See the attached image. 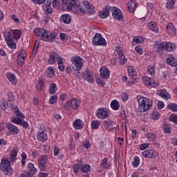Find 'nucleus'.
<instances>
[{"mask_svg":"<svg viewBox=\"0 0 177 177\" xmlns=\"http://www.w3.org/2000/svg\"><path fill=\"white\" fill-rule=\"evenodd\" d=\"M82 4H81V3L79 1L69 10H71V12H73V13H74V15H76L77 16H84V15H85L86 12L88 13V15H95L96 13L95 7H93V5L89 3V1H84L82 2Z\"/></svg>","mask_w":177,"mask_h":177,"instance_id":"1","label":"nucleus"},{"mask_svg":"<svg viewBox=\"0 0 177 177\" xmlns=\"http://www.w3.org/2000/svg\"><path fill=\"white\" fill-rule=\"evenodd\" d=\"M3 37L8 48L10 49H16L17 48L16 42L21 38V31L18 29H10L4 32Z\"/></svg>","mask_w":177,"mask_h":177,"instance_id":"2","label":"nucleus"},{"mask_svg":"<svg viewBox=\"0 0 177 177\" xmlns=\"http://www.w3.org/2000/svg\"><path fill=\"white\" fill-rule=\"evenodd\" d=\"M136 99L138 102V110L140 113H146L153 107L151 100L142 95H138Z\"/></svg>","mask_w":177,"mask_h":177,"instance_id":"3","label":"nucleus"},{"mask_svg":"<svg viewBox=\"0 0 177 177\" xmlns=\"http://www.w3.org/2000/svg\"><path fill=\"white\" fill-rule=\"evenodd\" d=\"M71 62L75 68V73L77 71V77L80 78V77H81L80 71L84 67V61H82V58L80 56H73L71 58Z\"/></svg>","mask_w":177,"mask_h":177,"instance_id":"4","label":"nucleus"},{"mask_svg":"<svg viewBox=\"0 0 177 177\" xmlns=\"http://www.w3.org/2000/svg\"><path fill=\"white\" fill-rule=\"evenodd\" d=\"M0 169L4 175L10 176L13 173V169H12V166L10 165V160L6 158H2L0 163Z\"/></svg>","mask_w":177,"mask_h":177,"instance_id":"5","label":"nucleus"},{"mask_svg":"<svg viewBox=\"0 0 177 177\" xmlns=\"http://www.w3.org/2000/svg\"><path fill=\"white\" fill-rule=\"evenodd\" d=\"M127 71L130 79L127 81V85L131 86V85L138 84V72H136V68L133 66H130L127 68Z\"/></svg>","mask_w":177,"mask_h":177,"instance_id":"6","label":"nucleus"},{"mask_svg":"<svg viewBox=\"0 0 177 177\" xmlns=\"http://www.w3.org/2000/svg\"><path fill=\"white\" fill-rule=\"evenodd\" d=\"M80 169H81L84 174H88V172H91V165L84 164L82 161L78 160L76 164L73 165V170L75 175H78V171H80Z\"/></svg>","mask_w":177,"mask_h":177,"instance_id":"7","label":"nucleus"},{"mask_svg":"<svg viewBox=\"0 0 177 177\" xmlns=\"http://www.w3.org/2000/svg\"><path fill=\"white\" fill-rule=\"evenodd\" d=\"M45 126L40 125L37 129V140L41 143H45L48 140V133Z\"/></svg>","mask_w":177,"mask_h":177,"instance_id":"8","label":"nucleus"},{"mask_svg":"<svg viewBox=\"0 0 177 177\" xmlns=\"http://www.w3.org/2000/svg\"><path fill=\"white\" fill-rule=\"evenodd\" d=\"M12 110H13L14 115L13 117L10 118V121L12 123H15L16 121V119L19 120H24L26 118V116L21 111H20V109H19V107L17 106L12 105L11 106Z\"/></svg>","mask_w":177,"mask_h":177,"instance_id":"9","label":"nucleus"},{"mask_svg":"<svg viewBox=\"0 0 177 177\" xmlns=\"http://www.w3.org/2000/svg\"><path fill=\"white\" fill-rule=\"evenodd\" d=\"M78 107H80V101L75 98L68 100L64 106V109L66 111H68L70 108L73 110H78Z\"/></svg>","mask_w":177,"mask_h":177,"instance_id":"10","label":"nucleus"},{"mask_svg":"<svg viewBox=\"0 0 177 177\" xmlns=\"http://www.w3.org/2000/svg\"><path fill=\"white\" fill-rule=\"evenodd\" d=\"M92 42L95 46H107V41H106V39L102 37L100 33H95L92 39Z\"/></svg>","mask_w":177,"mask_h":177,"instance_id":"11","label":"nucleus"},{"mask_svg":"<svg viewBox=\"0 0 177 177\" xmlns=\"http://www.w3.org/2000/svg\"><path fill=\"white\" fill-rule=\"evenodd\" d=\"M96 117L98 120H106L110 117V110L106 107L99 108L96 111Z\"/></svg>","mask_w":177,"mask_h":177,"instance_id":"12","label":"nucleus"},{"mask_svg":"<svg viewBox=\"0 0 177 177\" xmlns=\"http://www.w3.org/2000/svg\"><path fill=\"white\" fill-rule=\"evenodd\" d=\"M57 37V32L46 30V32L43 35L42 41H44L45 42H53Z\"/></svg>","mask_w":177,"mask_h":177,"instance_id":"13","label":"nucleus"},{"mask_svg":"<svg viewBox=\"0 0 177 177\" xmlns=\"http://www.w3.org/2000/svg\"><path fill=\"white\" fill-rule=\"evenodd\" d=\"M82 77L84 81H86L88 84H93L95 82V75L89 70L84 71L82 74Z\"/></svg>","mask_w":177,"mask_h":177,"instance_id":"14","label":"nucleus"},{"mask_svg":"<svg viewBox=\"0 0 177 177\" xmlns=\"http://www.w3.org/2000/svg\"><path fill=\"white\" fill-rule=\"evenodd\" d=\"M46 162H48L47 155H42L37 160V165L41 171L46 170Z\"/></svg>","mask_w":177,"mask_h":177,"instance_id":"15","label":"nucleus"},{"mask_svg":"<svg viewBox=\"0 0 177 177\" xmlns=\"http://www.w3.org/2000/svg\"><path fill=\"white\" fill-rule=\"evenodd\" d=\"M26 57H27V51L24 49L20 50L17 57V64L19 67H23L26 63Z\"/></svg>","mask_w":177,"mask_h":177,"instance_id":"16","label":"nucleus"},{"mask_svg":"<svg viewBox=\"0 0 177 177\" xmlns=\"http://www.w3.org/2000/svg\"><path fill=\"white\" fill-rule=\"evenodd\" d=\"M142 82L147 85V86H151V88H156L158 86V82H156L154 79L145 76L142 78Z\"/></svg>","mask_w":177,"mask_h":177,"instance_id":"17","label":"nucleus"},{"mask_svg":"<svg viewBox=\"0 0 177 177\" xmlns=\"http://www.w3.org/2000/svg\"><path fill=\"white\" fill-rule=\"evenodd\" d=\"M142 154L145 158H156L158 156V152L153 149H147L142 151Z\"/></svg>","mask_w":177,"mask_h":177,"instance_id":"18","label":"nucleus"},{"mask_svg":"<svg viewBox=\"0 0 177 177\" xmlns=\"http://www.w3.org/2000/svg\"><path fill=\"white\" fill-rule=\"evenodd\" d=\"M6 128L11 135H18V133H20V129H19V127L10 123H7L6 124Z\"/></svg>","mask_w":177,"mask_h":177,"instance_id":"19","label":"nucleus"},{"mask_svg":"<svg viewBox=\"0 0 177 177\" xmlns=\"http://www.w3.org/2000/svg\"><path fill=\"white\" fill-rule=\"evenodd\" d=\"M56 57H57V53L53 50H51L48 53V58H46L47 62L50 66H53L56 63Z\"/></svg>","mask_w":177,"mask_h":177,"instance_id":"20","label":"nucleus"},{"mask_svg":"<svg viewBox=\"0 0 177 177\" xmlns=\"http://www.w3.org/2000/svg\"><path fill=\"white\" fill-rule=\"evenodd\" d=\"M100 74L101 78L104 80H109V78H110V70L106 66H102L100 68Z\"/></svg>","mask_w":177,"mask_h":177,"instance_id":"21","label":"nucleus"},{"mask_svg":"<svg viewBox=\"0 0 177 177\" xmlns=\"http://www.w3.org/2000/svg\"><path fill=\"white\" fill-rule=\"evenodd\" d=\"M112 16L116 20H122V12L117 7H112Z\"/></svg>","mask_w":177,"mask_h":177,"instance_id":"22","label":"nucleus"},{"mask_svg":"<svg viewBox=\"0 0 177 177\" xmlns=\"http://www.w3.org/2000/svg\"><path fill=\"white\" fill-rule=\"evenodd\" d=\"M19 153V148L15 147L10 153V162L15 163L17 161V154Z\"/></svg>","mask_w":177,"mask_h":177,"instance_id":"23","label":"nucleus"},{"mask_svg":"<svg viewBox=\"0 0 177 177\" xmlns=\"http://www.w3.org/2000/svg\"><path fill=\"white\" fill-rule=\"evenodd\" d=\"M166 30L169 35H171V37H175L176 35V29L172 23L167 24Z\"/></svg>","mask_w":177,"mask_h":177,"instance_id":"24","label":"nucleus"},{"mask_svg":"<svg viewBox=\"0 0 177 177\" xmlns=\"http://www.w3.org/2000/svg\"><path fill=\"white\" fill-rule=\"evenodd\" d=\"M80 0H63V3L70 10L73 6H76Z\"/></svg>","mask_w":177,"mask_h":177,"instance_id":"25","label":"nucleus"},{"mask_svg":"<svg viewBox=\"0 0 177 177\" xmlns=\"http://www.w3.org/2000/svg\"><path fill=\"white\" fill-rule=\"evenodd\" d=\"M156 94L158 96H160V97H162V99H165V100L171 99V95L168 93V91H167L165 88L156 91Z\"/></svg>","mask_w":177,"mask_h":177,"instance_id":"26","label":"nucleus"},{"mask_svg":"<svg viewBox=\"0 0 177 177\" xmlns=\"http://www.w3.org/2000/svg\"><path fill=\"white\" fill-rule=\"evenodd\" d=\"M127 8L130 13H133L134 10H136V8H138V3H136V1L130 0L127 3Z\"/></svg>","mask_w":177,"mask_h":177,"instance_id":"27","label":"nucleus"},{"mask_svg":"<svg viewBox=\"0 0 177 177\" xmlns=\"http://www.w3.org/2000/svg\"><path fill=\"white\" fill-rule=\"evenodd\" d=\"M46 32V30L44 28H37L34 29V34L42 41V37Z\"/></svg>","mask_w":177,"mask_h":177,"instance_id":"28","label":"nucleus"},{"mask_svg":"<svg viewBox=\"0 0 177 177\" xmlns=\"http://www.w3.org/2000/svg\"><path fill=\"white\" fill-rule=\"evenodd\" d=\"M44 86H45V79L39 77L35 86L37 92H41Z\"/></svg>","mask_w":177,"mask_h":177,"instance_id":"29","label":"nucleus"},{"mask_svg":"<svg viewBox=\"0 0 177 177\" xmlns=\"http://www.w3.org/2000/svg\"><path fill=\"white\" fill-rule=\"evenodd\" d=\"M59 20L62 23H64V24H70L72 20L71 15L68 14H64L61 15Z\"/></svg>","mask_w":177,"mask_h":177,"instance_id":"30","label":"nucleus"},{"mask_svg":"<svg viewBox=\"0 0 177 177\" xmlns=\"http://www.w3.org/2000/svg\"><path fill=\"white\" fill-rule=\"evenodd\" d=\"M27 169L28 171H26V173L28 174H30V175H35V174H37V172H38V169H37V167H35V166H34V165L31 162H29L27 165Z\"/></svg>","mask_w":177,"mask_h":177,"instance_id":"31","label":"nucleus"},{"mask_svg":"<svg viewBox=\"0 0 177 177\" xmlns=\"http://www.w3.org/2000/svg\"><path fill=\"white\" fill-rule=\"evenodd\" d=\"M14 124H16L17 125H19L20 127H22L24 128V129H27V128H28V127L30 126L28 124V122H27L26 121L24 120V119H15V122H14Z\"/></svg>","mask_w":177,"mask_h":177,"instance_id":"32","label":"nucleus"},{"mask_svg":"<svg viewBox=\"0 0 177 177\" xmlns=\"http://www.w3.org/2000/svg\"><path fill=\"white\" fill-rule=\"evenodd\" d=\"M73 128L77 130H81L82 128H84V122L81 119H76L73 123Z\"/></svg>","mask_w":177,"mask_h":177,"instance_id":"33","label":"nucleus"},{"mask_svg":"<svg viewBox=\"0 0 177 177\" xmlns=\"http://www.w3.org/2000/svg\"><path fill=\"white\" fill-rule=\"evenodd\" d=\"M43 10L45 12V17L47 19H49V17H50V15L53 13V8L49 6L43 5Z\"/></svg>","mask_w":177,"mask_h":177,"instance_id":"34","label":"nucleus"},{"mask_svg":"<svg viewBox=\"0 0 177 177\" xmlns=\"http://www.w3.org/2000/svg\"><path fill=\"white\" fill-rule=\"evenodd\" d=\"M167 63L169 66H171L172 67H176L177 66V60L175 59V57L171 55L167 56Z\"/></svg>","mask_w":177,"mask_h":177,"instance_id":"35","label":"nucleus"},{"mask_svg":"<svg viewBox=\"0 0 177 177\" xmlns=\"http://www.w3.org/2000/svg\"><path fill=\"white\" fill-rule=\"evenodd\" d=\"M55 73V68L53 66H49L46 71V77L47 78H53Z\"/></svg>","mask_w":177,"mask_h":177,"instance_id":"36","label":"nucleus"},{"mask_svg":"<svg viewBox=\"0 0 177 177\" xmlns=\"http://www.w3.org/2000/svg\"><path fill=\"white\" fill-rule=\"evenodd\" d=\"M148 26L149 28V30L153 31V32H158L159 29H158V25H157V22L156 21H151L148 23Z\"/></svg>","mask_w":177,"mask_h":177,"instance_id":"37","label":"nucleus"},{"mask_svg":"<svg viewBox=\"0 0 177 177\" xmlns=\"http://www.w3.org/2000/svg\"><path fill=\"white\" fill-rule=\"evenodd\" d=\"M6 77L8 81H10V82H12L13 85H16V84H17V79L16 78V75L15 74L12 73H6Z\"/></svg>","mask_w":177,"mask_h":177,"instance_id":"38","label":"nucleus"},{"mask_svg":"<svg viewBox=\"0 0 177 177\" xmlns=\"http://www.w3.org/2000/svg\"><path fill=\"white\" fill-rule=\"evenodd\" d=\"M154 47L156 48V49H160V50L167 51V41H163L159 44L155 42Z\"/></svg>","mask_w":177,"mask_h":177,"instance_id":"39","label":"nucleus"},{"mask_svg":"<svg viewBox=\"0 0 177 177\" xmlns=\"http://www.w3.org/2000/svg\"><path fill=\"white\" fill-rule=\"evenodd\" d=\"M146 138L149 140V142H156L157 140V135L153 132L147 133L145 134Z\"/></svg>","mask_w":177,"mask_h":177,"instance_id":"40","label":"nucleus"},{"mask_svg":"<svg viewBox=\"0 0 177 177\" xmlns=\"http://www.w3.org/2000/svg\"><path fill=\"white\" fill-rule=\"evenodd\" d=\"M176 49L175 44L172 42H167L166 52H174Z\"/></svg>","mask_w":177,"mask_h":177,"instance_id":"41","label":"nucleus"},{"mask_svg":"<svg viewBox=\"0 0 177 177\" xmlns=\"http://www.w3.org/2000/svg\"><path fill=\"white\" fill-rule=\"evenodd\" d=\"M57 91V85L55 83L51 82L49 84V93L53 95Z\"/></svg>","mask_w":177,"mask_h":177,"instance_id":"42","label":"nucleus"},{"mask_svg":"<svg viewBox=\"0 0 177 177\" xmlns=\"http://www.w3.org/2000/svg\"><path fill=\"white\" fill-rule=\"evenodd\" d=\"M111 107L112 109V110H119L120 109V102H118V100H113L111 102Z\"/></svg>","mask_w":177,"mask_h":177,"instance_id":"43","label":"nucleus"},{"mask_svg":"<svg viewBox=\"0 0 177 177\" xmlns=\"http://www.w3.org/2000/svg\"><path fill=\"white\" fill-rule=\"evenodd\" d=\"M104 127L106 131H111L113 129V122L111 120H104Z\"/></svg>","mask_w":177,"mask_h":177,"instance_id":"44","label":"nucleus"},{"mask_svg":"<svg viewBox=\"0 0 177 177\" xmlns=\"http://www.w3.org/2000/svg\"><path fill=\"white\" fill-rule=\"evenodd\" d=\"M8 106H9V104L5 100H0V109L1 111H6Z\"/></svg>","mask_w":177,"mask_h":177,"instance_id":"45","label":"nucleus"},{"mask_svg":"<svg viewBox=\"0 0 177 177\" xmlns=\"http://www.w3.org/2000/svg\"><path fill=\"white\" fill-rule=\"evenodd\" d=\"M162 129L165 133L169 134L171 133V124L168 122H165L163 124Z\"/></svg>","mask_w":177,"mask_h":177,"instance_id":"46","label":"nucleus"},{"mask_svg":"<svg viewBox=\"0 0 177 177\" xmlns=\"http://www.w3.org/2000/svg\"><path fill=\"white\" fill-rule=\"evenodd\" d=\"M99 127H100V120H93L91 122V127L92 129L96 130L99 129Z\"/></svg>","mask_w":177,"mask_h":177,"instance_id":"47","label":"nucleus"},{"mask_svg":"<svg viewBox=\"0 0 177 177\" xmlns=\"http://www.w3.org/2000/svg\"><path fill=\"white\" fill-rule=\"evenodd\" d=\"M107 161H109V158H104L100 164L101 168H103L104 169H107L110 167V165L109 163H107Z\"/></svg>","mask_w":177,"mask_h":177,"instance_id":"48","label":"nucleus"},{"mask_svg":"<svg viewBox=\"0 0 177 177\" xmlns=\"http://www.w3.org/2000/svg\"><path fill=\"white\" fill-rule=\"evenodd\" d=\"M167 109L174 113L177 111V104L176 103H170L167 105Z\"/></svg>","mask_w":177,"mask_h":177,"instance_id":"49","label":"nucleus"},{"mask_svg":"<svg viewBox=\"0 0 177 177\" xmlns=\"http://www.w3.org/2000/svg\"><path fill=\"white\" fill-rule=\"evenodd\" d=\"M175 2H176V0H169L166 4L167 9H169V10L174 9L175 8Z\"/></svg>","mask_w":177,"mask_h":177,"instance_id":"50","label":"nucleus"},{"mask_svg":"<svg viewBox=\"0 0 177 177\" xmlns=\"http://www.w3.org/2000/svg\"><path fill=\"white\" fill-rule=\"evenodd\" d=\"M139 164H140V159L139 158V156H134L132 166L133 168H138L139 167Z\"/></svg>","mask_w":177,"mask_h":177,"instance_id":"51","label":"nucleus"},{"mask_svg":"<svg viewBox=\"0 0 177 177\" xmlns=\"http://www.w3.org/2000/svg\"><path fill=\"white\" fill-rule=\"evenodd\" d=\"M39 40H37L35 43V46L33 47L32 50V55L35 56L37 55V53L38 52V49L39 48Z\"/></svg>","mask_w":177,"mask_h":177,"instance_id":"52","label":"nucleus"},{"mask_svg":"<svg viewBox=\"0 0 177 177\" xmlns=\"http://www.w3.org/2000/svg\"><path fill=\"white\" fill-rule=\"evenodd\" d=\"M147 71L151 75H154L156 74V66L153 65H149L147 68Z\"/></svg>","mask_w":177,"mask_h":177,"instance_id":"53","label":"nucleus"},{"mask_svg":"<svg viewBox=\"0 0 177 177\" xmlns=\"http://www.w3.org/2000/svg\"><path fill=\"white\" fill-rule=\"evenodd\" d=\"M151 115L153 120H157L160 118V113L157 111V109H153Z\"/></svg>","mask_w":177,"mask_h":177,"instance_id":"54","label":"nucleus"},{"mask_svg":"<svg viewBox=\"0 0 177 177\" xmlns=\"http://www.w3.org/2000/svg\"><path fill=\"white\" fill-rule=\"evenodd\" d=\"M136 42V44H142L143 42V37L141 36H136L133 38V44Z\"/></svg>","mask_w":177,"mask_h":177,"instance_id":"55","label":"nucleus"},{"mask_svg":"<svg viewBox=\"0 0 177 177\" xmlns=\"http://www.w3.org/2000/svg\"><path fill=\"white\" fill-rule=\"evenodd\" d=\"M7 97L8 102H15V95H13V93H12L11 91H8L7 93Z\"/></svg>","mask_w":177,"mask_h":177,"instance_id":"56","label":"nucleus"},{"mask_svg":"<svg viewBox=\"0 0 177 177\" xmlns=\"http://www.w3.org/2000/svg\"><path fill=\"white\" fill-rule=\"evenodd\" d=\"M135 50L138 55H143V46L142 45H138L135 48Z\"/></svg>","mask_w":177,"mask_h":177,"instance_id":"57","label":"nucleus"},{"mask_svg":"<svg viewBox=\"0 0 177 177\" xmlns=\"http://www.w3.org/2000/svg\"><path fill=\"white\" fill-rule=\"evenodd\" d=\"M103 10L104 11L105 13H107V15H109L110 12H112V10H113V7L109 5H107L104 7Z\"/></svg>","mask_w":177,"mask_h":177,"instance_id":"58","label":"nucleus"},{"mask_svg":"<svg viewBox=\"0 0 177 177\" xmlns=\"http://www.w3.org/2000/svg\"><path fill=\"white\" fill-rule=\"evenodd\" d=\"M169 120L171 121V122H174V124H177V115L176 114H171Z\"/></svg>","mask_w":177,"mask_h":177,"instance_id":"59","label":"nucleus"},{"mask_svg":"<svg viewBox=\"0 0 177 177\" xmlns=\"http://www.w3.org/2000/svg\"><path fill=\"white\" fill-rule=\"evenodd\" d=\"M53 153H54L55 157H57V156H59V154H60V147H59L57 146L54 147Z\"/></svg>","mask_w":177,"mask_h":177,"instance_id":"60","label":"nucleus"},{"mask_svg":"<svg viewBox=\"0 0 177 177\" xmlns=\"http://www.w3.org/2000/svg\"><path fill=\"white\" fill-rule=\"evenodd\" d=\"M55 102H57V95L51 96L49 100V103L50 104H55Z\"/></svg>","mask_w":177,"mask_h":177,"instance_id":"61","label":"nucleus"},{"mask_svg":"<svg viewBox=\"0 0 177 177\" xmlns=\"http://www.w3.org/2000/svg\"><path fill=\"white\" fill-rule=\"evenodd\" d=\"M120 60V66H124L125 63H127V59L125 57V55L118 57Z\"/></svg>","mask_w":177,"mask_h":177,"instance_id":"62","label":"nucleus"},{"mask_svg":"<svg viewBox=\"0 0 177 177\" xmlns=\"http://www.w3.org/2000/svg\"><path fill=\"white\" fill-rule=\"evenodd\" d=\"M68 149L69 150H74V149H75V142H74V140L73 139L71 140Z\"/></svg>","mask_w":177,"mask_h":177,"instance_id":"63","label":"nucleus"},{"mask_svg":"<svg viewBox=\"0 0 177 177\" xmlns=\"http://www.w3.org/2000/svg\"><path fill=\"white\" fill-rule=\"evenodd\" d=\"M99 16L102 19H106L109 17L106 12H105L103 10L100 12H99Z\"/></svg>","mask_w":177,"mask_h":177,"instance_id":"64","label":"nucleus"}]
</instances>
